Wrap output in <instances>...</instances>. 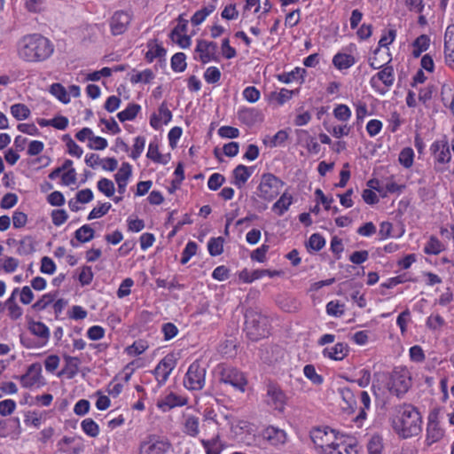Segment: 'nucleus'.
<instances>
[{"instance_id": "nucleus-1", "label": "nucleus", "mask_w": 454, "mask_h": 454, "mask_svg": "<svg viewBox=\"0 0 454 454\" xmlns=\"http://www.w3.org/2000/svg\"><path fill=\"white\" fill-rule=\"evenodd\" d=\"M19 59L27 63H39L48 59L54 52V45L45 36L38 33L23 35L17 42Z\"/></svg>"}, {"instance_id": "nucleus-2", "label": "nucleus", "mask_w": 454, "mask_h": 454, "mask_svg": "<svg viewBox=\"0 0 454 454\" xmlns=\"http://www.w3.org/2000/svg\"><path fill=\"white\" fill-rule=\"evenodd\" d=\"M422 417L419 410L411 403H403L395 408L392 427L402 438L418 435L422 428Z\"/></svg>"}, {"instance_id": "nucleus-3", "label": "nucleus", "mask_w": 454, "mask_h": 454, "mask_svg": "<svg viewBox=\"0 0 454 454\" xmlns=\"http://www.w3.org/2000/svg\"><path fill=\"white\" fill-rule=\"evenodd\" d=\"M310 438L318 454H357L355 446L340 441L334 430L327 427L312 429Z\"/></svg>"}, {"instance_id": "nucleus-4", "label": "nucleus", "mask_w": 454, "mask_h": 454, "mask_svg": "<svg viewBox=\"0 0 454 454\" xmlns=\"http://www.w3.org/2000/svg\"><path fill=\"white\" fill-rule=\"evenodd\" d=\"M245 332L247 337L256 341L268 334V319L253 309L245 313Z\"/></svg>"}, {"instance_id": "nucleus-5", "label": "nucleus", "mask_w": 454, "mask_h": 454, "mask_svg": "<svg viewBox=\"0 0 454 454\" xmlns=\"http://www.w3.org/2000/svg\"><path fill=\"white\" fill-rule=\"evenodd\" d=\"M284 182L271 173L262 174L257 187V195L263 200L271 201L280 193Z\"/></svg>"}, {"instance_id": "nucleus-6", "label": "nucleus", "mask_w": 454, "mask_h": 454, "mask_svg": "<svg viewBox=\"0 0 454 454\" xmlns=\"http://www.w3.org/2000/svg\"><path fill=\"white\" fill-rule=\"evenodd\" d=\"M206 367L194 361L188 368L184 379V386L193 391L201 390L206 382Z\"/></svg>"}, {"instance_id": "nucleus-7", "label": "nucleus", "mask_w": 454, "mask_h": 454, "mask_svg": "<svg viewBox=\"0 0 454 454\" xmlns=\"http://www.w3.org/2000/svg\"><path fill=\"white\" fill-rule=\"evenodd\" d=\"M171 448L168 440L149 434L139 444L138 454H167Z\"/></svg>"}, {"instance_id": "nucleus-8", "label": "nucleus", "mask_w": 454, "mask_h": 454, "mask_svg": "<svg viewBox=\"0 0 454 454\" xmlns=\"http://www.w3.org/2000/svg\"><path fill=\"white\" fill-rule=\"evenodd\" d=\"M219 380L221 383L231 385L242 393L245 392V387L247 384L244 374L232 367H222L219 373Z\"/></svg>"}, {"instance_id": "nucleus-9", "label": "nucleus", "mask_w": 454, "mask_h": 454, "mask_svg": "<svg viewBox=\"0 0 454 454\" xmlns=\"http://www.w3.org/2000/svg\"><path fill=\"white\" fill-rule=\"evenodd\" d=\"M411 380L407 371L395 372L391 378L388 389L397 397L403 396L411 387Z\"/></svg>"}, {"instance_id": "nucleus-10", "label": "nucleus", "mask_w": 454, "mask_h": 454, "mask_svg": "<svg viewBox=\"0 0 454 454\" xmlns=\"http://www.w3.org/2000/svg\"><path fill=\"white\" fill-rule=\"evenodd\" d=\"M265 402L274 410L283 411L286 403V396L279 386L270 382L267 385Z\"/></svg>"}, {"instance_id": "nucleus-11", "label": "nucleus", "mask_w": 454, "mask_h": 454, "mask_svg": "<svg viewBox=\"0 0 454 454\" xmlns=\"http://www.w3.org/2000/svg\"><path fill=\"white\" fill-rule=\"evenodd\" d=\"M132 20V13L127 11H116L110 19V28L114 35L124 34Z\"/></svg>"}, {"instance_id": "nucleus-12", "label": "nucleus", "mask_w": 454, "mask_h": 454, "mask_svg": "<svg viewBox=\"0 0 454 454\" xmlns=\"http://www.w3.org/2000/svg\"><path fill=\"white\" fill-rule=\"evenodd\" d=\"M437 419L438 413L436 411L429 413L426 434V442L427 445L439 442L444 436V430L440 427Z\"/></svg>"}, {"instance_id": "nucleus-13", "label": "nucleus", "mask_w": 454, "mask_h": 454, "mask_svg": "<svg viewBox=\"0 0 454 454\" xmlns=\"http://www.w3.org/2000/svg\"><path fill=\"white\" fill-rule=\"evenodd\" d=\"M262 436L269 444L280 447L287 442V434L284 429L269 426L262 431Z\"/></svg>"}, {"instance_id": "nucleus-14", "label": "nucleus", "mask_w": 454, "mask_h": 454, "mask_svg": "<svg viewBox=\"0 0 454 454\" xmlns=\"http://www.w3.org/2000/svg\"><path fill=\"white\" fill-rule=\"evenodd\" d=\"M42 367L38 363L29 365L27 372L22 375L20 380L21 385L25 388H30L35 386L39 387L42 380Z\"/></svg>"}, {"instance_id": "nucleus-15", "label": "nucleus", "mask_w": 454, "mask_h": 454, "mask_svg": "<svg viewBox=\"0 0 454 454\" xmlns=\"http://www.w3.org/2000/svg\"><path fill=\"white\" fill-rule=\"evenodd\" d=\"M217 44L214 42L199 40L196 46V51L200 53V60L203 63H208L211 60H216Z\"/></svg>"}, {"instance_id": "nucleus-16", "label": "nucleus", "mask_w": 454, "mask_h": 454, "mask_svg": "<svg viewBox=\"0 0 454 454\" xmlns=\"http://www.w3.org/2000/svg\"><path fill=\"white\" fill-rule=\"evenodd\" d=\"M174 367L175 362L171 357L165 356L162 360L160 361L153 371V374L155 375L159 385L161 386L168 380V376L170 375Z\"/></svg>"}, {"instance_id": "nucleus-17", "label": "nucleus", "mask_w": 454, "mask_h": 454, "mask_svg": "<svg viewBox=\"0 0 454 454\" xmlns=\"http://www.w3.org/2000/svg\"><path fill=\"white\" fill-rule=\"evenodd\" d=\"M431 151L438 163L446 164L450 161L451 155L447 140L443 139L435 141L431 145Z\"/></svg>"}, {"instance_id": "nucleus-18", "label": "nucleus", "mask_w": 454, "mask_h": 454, "mask_svg": "<svg viewBox=\"0 0 454 454\" xmlns=\"http://www.w3.org/2000/svg\"><path fill=\"white\" fill-rule=\"evenodd\" d=\"M187 403L185 397L176 395L173 392L166 395L157 401V407L166 412L178 406H184Z\"/></svg>"}, {"instance_id": "nucleus-19", "label": "nucleus", "mask_w": 454, "mask_h": 454, "mask_svg": "<svg viewBox=\"0 0 454 454\" xmlns=\"http://www.w3.org/2000/svg\"><path fill=\"white\" fill-rule=\"evenodd\" d=\"M171 119L172 113L167 107V104L162 102L159 107V113L152 114L150 118V124L153 129H158L160 128L162 122L168 124Z\"/></svg>"}, {"instance_id": "nucleus-20", "label": "nucleus", "mask_w": 454, "mask_h": 454, "mask_svg": "<svg viewBox=\"0 0 454 454\" xmlns=\"http://www.w3.org/2000/svg\"><path fill=\"white\" fill-rule=\"evenodd\" d=\"M376 81L382 82V83L387 88L391 87L395 82V72L393 67L384 65L383 68L372 77L371 84L372 87H376Z\"/></svg>"}, {"instance_id": "nucleus-21", "label": "nucleus", "mask_w": 454, "mask_h": 454, "mask_svg": "<svg viewBox=\"0 0 454 454\" xmlns=\"http://www.w3.org/2000/svg\"><path fill=\"white\" fill-rule=\"evenodd\" d=\"M239 120L247 126L262 121V113L255 108H243L238 112Z\"/></svg>"}, {"instance_id": "nucleus-22", "label": "nucleus", "mask_w": 454, "mask_h": 454, "mask_svg": "<svg viewBox=\"0 0 454 454\" xmlns=\"http://www.w3.org/2000/svg\"><path fill=\"white\" fill-rule=\"evenodd\" d=\"M323 354L333 360L340 361L348 356V347L346 343L338 342L332 348H325Z\"/></svg>"}, {"instance_id": "nucleus-23", "label": "nucleus", "mask_w": 454, "mask_h": 454, "mask_svg": "<svg viewBox=\"0 0 454 454\" xmlns=\"http://www.w3.org/2000/svg\"><path fill=\"white\" fill-rule=\"evenodd\" d=\"M131 176V166L125 162L115 174V181L118 184V192L124 193L127 186L128 180Z\"/></svg>"}, {"instance_id": "nucleus-24", "label": "nucleus", "mask_w": 454, "mask_h": 454, "mask_svg": "<svg viewBox=\"0 0 454 454\" xmlns=\"http://www.w3.org/2000/svg\"><path fill=\"white\" fill-rule=\"evenodd\" d=\"M64 359L66 361V364L59 372V376L67 374L68 379H73L78 372L80 360L77 357L70 356H65Z\"/></svg>"}, {"instance_id": "nucleus-25", "label": "nucleus", "mask_w": 454, "mask_h": 454, "mask_svg": "<svg viewBox=\"0 0 454 454\" xmlns=\"http://www.w3.org/2000/svg\"><path fill=\"white\" fill-rule=\"evenodd\" d=\"M184 432L192 437H195L200 433V419L193 415H185L184 417Z\"/></svg>"}, {"instance_id": "nucleus-26", "label": "nucleus", "mask_w": 454, "mask_h": 454, "mask_svg": "<svg viewBox=\"0 0 454 454\" xmlns=\"http://www.w3.org/2000/svg\"><path fill=\"white\" fill-rule=\"evenodd\" d=\"M251 175L252 172L247 167L241 164L238 165L233 170V184L239 188H241L247 183Z\"/></svg>"}, {"instance_id": "nucleus-27", "label": "nucleus", "mask_w": 454, "mask_h": 454, "mask_svg": "<svg viewBox=\"0 0 454 454\" xmlns=\"http://www.w3.org/2000/svg\"><path fill=\"white\" fill-rule=\"evenodd\" d=\"M355 63L356 59L350 54L339 52L333 59V66L339 70L348 69Z\"/></svg>"}, {"instance_id": "nucleus-28", "label": "nucleus", "mask_w": 454, "mask_h": 454, "mask_svg": "<svg viewBox=\"0 0 454 454\" xmlns=\"http://www.w3.org/2000/svg\"><path fill=\"white\" fill-rule=\"evenodd\" d=\"M230 428L231 431L238 436L244 433H249L252 430V425L248 421L236 419L232 417Z\"/></svg>"}, {"instance_id": "nucleus-29", "label": "nucleus", "mask_w": 454, "mask_h": 454, "mask_svg": "<svg viewBox=\"0 0 454 454\" xmlns=\"http://www.w3.org/2000/svg\"><path fill=\"white\" fill-rule=\"evenodd\" d=\"M292 204V196L283 193L280 198L273 204L272 210L276 211L278 215H282L288 210Z\"/></svg>"}, {"instance_id": "nucleus-30", "label": "nucleus", "mask_w": 454, "mask_h": 454, "mask_svg": "<svg viewBox=\"0 0 454 454\" xmlns=\"http://www.w3.org/2000/svg\"><path fill=\"white\" fill-rule=\"evenodd\" d=\"M29 331L35 336L47 340L50 336V332L48 327L42 322L32 321L29 323L28 326Z\"/></svg>"}, {"instance_id": "nucleus-31", "label": "nucleus", "mask_w": 454, "mask_h": 454, "mask_svg": "<svg viewBox=\"0 0 454 454\" xmlns=\"http://www.w3.org/2000/svg\"><path fill=\"white\" fill-rule=\"evenodd\" d=\"M139 111V105L130 104L125 110L118 113L117 117L121 122H124L126 121H132L136 118Z\"/></svg>"}, {"instance_id": "nucleus-32", "label": "nucleus", "mask_w": 454, "mask_h": 454, "mask_svg": "<svg viewBox=\"0 0 454 454\" xmlns=\"http://www.w3.org/2000/svg\"><path fill=\"white\" fill-rule=\"evenodd\" d=\"M201 443L205 448L207 454H220L222 447L218 434L210 440H201Z\"/></svg>"}, {"instance_id": "nucleus-33", "label": "nucleus", "mask_w": 454, "mask_h": 454, "mask_svg": "<svg viewBox=\"0 0 454 454\" xmlns=\"http://www.w3.org/2000/svg\"><path fill=\"white\" fill-rule=\"evenodd\" d=\"M444 249L443 244L434 236H431L424 247L427 254H438Z\"/></svg>"}, {"instance_id": "nucleus-34", "label": "nucleus", "mask_w": 454, "mask_h": 454, "mask_svg": "<svg viewBox=\"0 0 454 454\" xmlns=\"http://www.w3.org/2000/svg\"><path fill=\"white\" fill-rule=\"evenodd\" d=\"M74 237L81 243L89 242L94 238V230L90 225L85 224L76 230Z\"/></svg>"}, {"instance_id": "nucleus-35", "label": "nucleus", "mask_w": 454, "mask_h": 454, "mask_svg": "<svg viewBox=\"0 0 454 454\" xmlns=\"http://www.w3.org/2000/svg\"><path fill=\"white\" fill-rule=\"evenodd\" d=\"M11 114L16 120L22 121L29 117L30 110L24 104H14L11 106Z\"/></svg>"}, {"instance_id": "nucleus-36", "label": "nucleus", "mask_w": 454, "mask_h": 454, "mask_svg": "<svg viewBox=\"0 0 454 454\" xmlns=\"http://www.w3.org/2000/svg\"><path fill=\"white\" fill-rule=\"evenodd\" d=\"M148 48L145 58L149 62H152L156 58H162L166 54V50L157 43H149Z\"/></svg>"}, {"instance_id": "nucleus-37", "label": "nucleus", "mask_w": 454, "mask_h": 454, "mask_svg": "<svg viewBox=\"0 0 454 454\" xmlns=\"http://www.w3.org/2000/svg\"><path fill=\"white\" fill-rule=\"evenodd\" d=\"M154 78V74L151 69H145L142 72L132 74L130 76V82L132 83H149Z\"/></svg>"}, {"instance_id": "nucleus-38", "label": "nucleus", "mask_w": 454, "mask_h": 454, "mask_svg": "<svg viewBox=\"0 0 454 454\" xmlns=\"http://www.w3.org/2000/svg\"><path fill=\"white\" fill-rule=\"evenodd\" d=\"M171 67L175 72H183L186 68V56L183 52H177L171 58Z\"/></svg>"}, {"instance_id": "nucleus-39", "label": "nucleus", "mask_w": 454, "mask_h": 454, "mask_svg": "<svg viewBox=\"0 0 454 454\" xmlns=\"http://www.w3.org/2000/svg\"><path fill=\"white\" fill-rule=\"evenodd\" d=\"M207 249L212 256L220 255L223 251V239L221 237L212 238L207 244Z\"/></svg>"}, {"instance_id": "nucleus-40", "label": "nucleus", "mask_w": 454, "mask_h": 454, "mask_svg": "<svg viewBox=\"0 0 454 454\" xmlns=\"http://www.w3.org/2000/svg\"><path fill=\"white\" fill-rule=\"evenodd\" d=\"M50 91L62 103L67 104L70 101L69 95L67 94L65 87H63L60 83H53L51 86Z\"/></svg>"}, {"instance_id": "nucleus-41", "label": "nucleus", "mask_w": 454, "mask_h": 454, "mask_svg": "<svg viewBox=\"0 0 454 454\" xmlns=\"http://www.w3.org/2000/svg\"><path fill=\"white\" fill-rule=\"evenodd\" d=\"M34 242L31 237H25L19 242L17 253L20 255H27L34 252Z\"/></svg>"}, {"instance_id": "nucleus-42", "label": "nucleus", "mask_w": 454, "mask_h": 454, "mask_svg": "<svg viewBox=\"0 0 454 454\" xmlns=\"http://www.w3.org/2000/svg\"><path fill=\"white\" fill-rule=\"evenodd\" d=\"M81 426L83 432L90 437H96L99 434V427L92 419H85Z\"/></svg>"}, {"instance_id": "nucleus-43", "label": "nucleus", "mask_w": 454, "mask_h": 454, "mask_svg": "<svg viewBox=\"0 0 454 454\" xmlns=\"http://www.w3.org/2000/svg\"><path fill=\"white\" fill-rule=\"evenodd\" d=\"M445 325L444 318L439 314L430 315L426 322V325L432 331L440 330Z\"/></svg>"}, {"instance_id": "nucleus-44", "label": "nucleus", "mask_w": 454, "mask_h": 454, "mask_svg": "<svg viewBox=\"0 0 454 454\" xmlns=\"http://www.w3.org/2000/svg\"><path fill=\"white\" fill-rule=\"evenodd\" d=\"M414 153L410 147L403 148L399 154V162L404 168H411L413 164Z\"/></svg>"}, {"instance_id": "nucleus-45", "label": "nucleus", "mask_w": 454, "mask_h": 454, "mask_svg": "<svg viewBox=\"0 0 454 454\" xmlns=\"http://www.w3.org/2000/svg\"><path fill=\"white\" fill-rule=\"evenodd\" d=\"M382 448V439L379 435L372 436L367 443L368 454H381Z\"/></svg>"}, {"instance_id": "nucleus-46", "label": "nucleus", "mask_w": 454, "mask_h": 454, "mask_svg": "<svg viewBox=\"0 0 454 454\" xmlns=\"http://www.w3.org/2000/svg\"><path fill=\"white\" fill-rule=\"evenodd\" d=\"M303 372L313 384L321 385L323 383V377L316 372L314 365L307 364L303 368Z\"/></svg>"}, {"instance_id": "nucleus-47", "label": "nucleus", "mask_w": 454, "mask_h": 454, "mask_svg": "<svg viewBox=\"0 0 454 454\" xmlns=\"http://www.w3.org/2000/svg\"><path fill=\"white\" fill-rule=\"evenodd\" d=\"M287 138V132L286 130L281 129L278 131L273 137H270L269 140L265 138L263 140V143L266 145L269 143L270 147H275L282 145Z\"/></svg>"}, {"instance_id": "nucleus-48", "label": "nucleus", "mask_w": 454, "mask_h": 454, "mask_svg": "<svg viewBox=\"0 0 454 454\" xmlns=\"http://www.w3.org/2000/svg\"><path fill=\"white\" fill-rule=\"evenodd\" d=\"M333 115L339 121H346L350 118L351 111L348 106L340 104L333 109Z\"/></svg>"}, {"instance_id": "nucleus-49", "label": "nucleus", "mask_w": 454, "mask_h": 454, "mask_svg": "<svg viewBox=\"0 0 454 454\" xmlns=\"http://www.w3.org/2000/svg\"><path fill=\"white\" fill-rule=\"evenodd\" d=\"M98 189L107 197H111L114 193V184L107 178H101L98 182Z\"/></svg>"}, {"instance_id": "nucleus-50", "label": "nucleus", "mask_w": 454, "mask_h": 454, "mask_svg": "<svg viewBox=\"0 0 454 454\" xmlns=\"http://www.w3.org/2000/svg\"><path fill=\"white\" fill-rule=\"evenodd\" d=\"M197 248L198 246L194 241H189L182 253L181 263L186 264L192 256L196 254Z\"/></svg>"}, {"instance_id": "nucleus-51", "label": "nucleus", "mask_w": 454, "mask_h": 454, "mask_svg": "<svg viewBox=\"0 0 454 454\" xmlns=\"http://www.w3.org/2000/svg\"><path fill=\"white\" fill-rule=\"evenodd\" d=\"M204 78L207 83H216L221 78V72L215 67H209L204 74Z\"/></svg>"}, {"instance_id": "nucleus-52", "label": "nucleus", "mask_w": 454, "mask_h": 454, "mask_svg": "<svg viewBox=\"0 0 454 454\" xmlns=\"http://www.w3.org/2000/svg\"><path fill=\"white\" fill-rule=\"evenodd\" d=\"M342 400L346 403L347 408H353L356 404L355 395L352 390L348 387H341L339 389ZM346 409V407H344Z\"/></svg>"}, {"instance_id": "nucleus-53", "label": "nucleus", "mask_w": 454, "mask_h": 454, "mask_svg": "<svg viewBox=\"0 0 454 454\" xmlns=\"http://www.w3.org/2000/svg\"><path fill=\"white\" fill-rule=\"evenodd\" d=\"M326 312L330 316L340 317L344 313V304L332 301L326 305Z\"/></svg>"}, {"instance_id": "nucleus-54", "label": "nucleus", "mask_w": 454, "mask_h": 454, "mask_svg": "<svg viewBox=\"0 0 454 454\" xmlns=\"http://www.w3.org/2000/svg\"><path fill=\"white\" fill-rule=\"evenodd\" d=\"M305 73L303 68H296L294 71H292L287 74H282L278 76V79L286 83H289L294 80H298L299 78H302V74Z\"/></svg>"}, {"instance_id": "nucleus-55", "label": "nucleus", "mask_w": 454, "mask_h": 454, "mask_svg": "<svg viewBox=\"0 0 454 454\" xmlns=\"http://www.w3.org/2000/svg\"><path fill=\"white\" fill-rule=\"evenodd\" d=\"M110 208H111L110 203H103L99 207H94L89 214L88 220L99 218V217L105 215L106 214H107V212L109 211Z\"/></svg>"}, {"instance_id": "nucleus-56", "label": "nucleus", "mask_w": 454, "mask_h": 454, "mask_svg": "<svg viewBox=\"0 0 454 454\" xmlns=\"http://www.w3.org/2000/svg\"><path fill=\"white\" fill-rule=\"evenodd\" d=\"M224 180L225 178L223 175L215 173L210 176L207 181V186L210 190L216 191L223 185Z\"/></svg>"}, {"instance_id": "nucleus-57", "label": "nucleus", "mask_w": 454, "mask_h": 454, "mask_svg": "<svg viewBox=\"0 0 454 454\" xmlns=\"http://www.w3.org/2000/svg\"><path fill=\"white\" fill-rule=\"evenodd\" d=\"M55 294H46L42 296L35 303L33 304V309L36 310H43L47 308L49 304L54 301Z\"/></svg>"}, {"instance_id": "nucleus-58", "label": "nucleus", "mask_w": 454, "mask_h": 454, "mask_svg": "<svg viewBox=\"0 0 454 454\" xmlns=\"http://www.w3.org/2000/svg\"><path fill=\"white\" fill-rule=\"evenodd\" d=\"M145 145V139L144 137H140L139 136V137H136L135 143H134V145H133V150H132L131 154H130V156L134 160H137L141 155V153L144 151Z\"/></svg>"}, {"instance_id": "nucleus-59", "label": "nucleus", "mask_w": 454, "mask_h": 454, "mask_svg": "<svg viewBox=\"0 0 454 454\" xmlns=\"http://www.w3.org/2000/svg\"><path fill=\"white\" fill-rule=\"evenodd\" d=\"M309 245L313 250L319 251L325 247V240L320 234L314 233L309 239Z\"/></svg>"}, {"instance_id": "nucleus-60", "label": "nucleus", "mask_w": 454, "mask_h": 454, "mask_svg": "<svg viewBox=\"0 0 454 454\" xmlns=\"http://www.w3.org/2000/svg\"><path fill=\"white\" fill-rule=\"evenodd\" d=\"M93 279V272L91 267L83 266L81 269V272L79 274V281L82 286H87L91 283Z\"/></svg>"}, {"instance_id": "nucleus-61", "label": "nucleus", "mask_w": 454, "mask_h": 454, "mask_svg": "<svg viewBox=\"0 0 454 454\" xmlns=\"http://www.w3.org/2000/svg\"><path fill=\"white\" fill-rule=\"evenodd\" d=\"M40 270L44 274H53L56 270V265L51 258L43 256L41 260Z\"/></svg>"}, {"instance_id": "nucleus-62", "label": "nucleus", "mask_w": 454, "mask_h": 454, "mask_svg": "<svg viewBox=\"0 0 454 454\" xmlns=\"http://www.w3.org/2000/svg\"><path fill=\"white\" fill-rule=\"evenodd\" d=\"M16 408V403L13 400L6 399L0 402V414L2 416H8L12 414Z\"/></svg>"}, {"instance_id": "nucleus-63", "label": "nucleus", "mask_w": 454, "mask_h": 454, "mask_svg": "<svg viewBox=\"0 0 454 454\" xmlns=\"http://www.w3.org/2000/svg\"><path fill=\"white\" fill-rule=\"evenodd\" d=\"M260 95V91L254 86L247 87L243 91L244 98L250 103L258 101Z\"/></svg>"}, {"instance_id": "nucleus-64", "label": "nucleus", "mask_w": 454, "mask_h": 454, "mask_svg": "<svg viewBox=\"0 0 454 454\" xmlns=\"http://www.w3.org/2000/svg\"><path fill=\"white\" fill-rule=\"evenodd\" d=\"M52 223L56 226L63 224L68 218L67 213L64 209H56L51 213Z\"/></svg>"}]
</instances>
